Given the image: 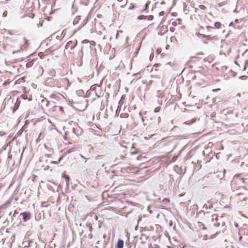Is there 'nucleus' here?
<instances>
[{
  "label": "nucleus",
  "instance_id": "nucleus-1",
  "mask_svg": "<svg viewBox=\"0 0 248 248\" xmlns=\"http://www.w3.org/2000/svg\"><path fill=\"white\" fill-rule=\"evenodd\" d=\"M239 206H244L247 204V198L243 193H238L235 195L232 199Z\"/></svg>",
  "mask_w": 248,
  "mask_h": 248
},
{
  "label": "nucleus",
  "instance_id": "nucleus-2",
  "mask_svg": "<svg viewBox=\"0 0 248 248\" xmlns=\"http://www.w3.org/2000/svg\"><path fill=\"white\" fill-rule=\"evenodd\" d=\"M221 220L222 217L218 218L216 215H214L212 216L211 222L212 225L215 227H218L220 225H221L222 226H224L225 223L223 221L221 222Z\"/></svg>",
  "mask_w": 248,
  "mask_h": 248
},
{
  "label": "nucleus",
  "instance_id": "nucleus-3",
  "mask_svg": "<svg viewBox=\"0 0 248 248\" xmlns=\"http://www.w3.org/2000/svg\"><path fill=\"white\" fill-rule=\"evenodd\" d=\"M29 44L28 43V41L25 38H23L20 41V49L17 50V51H15L13 52V54H14L17 52H20L21 51H23L27 48L28 47Z\"/></svg>",
  "mask_w": 248,
  "mask_h": 248
},
{
  "label": "nucleus",
  "instance_id": "nucleus-4",
  "mask_svg": "<svg viewBox=\"0 0 248 248\" xmlns=\"http://www.w3.org/2000/svg\"><path fill=\"white\" fill-rule=\"evenodd\" d=\"M77 44V41H76L75 43H74L73 41H70L67 43V44L65 46V48H66V49H70L71 50V49H73L76 46Z\"/></svg>",
  "mask_w": 248,
  "mask_h": 248
},
{
  "label": "nucleus",
  "instance_id": "nucleus-5",
  "mask_svg": "<svg viewBox=\"0 0 248 248\" xmlns=\"http://www.w3.org/2000/svg\"><path fill=\"white\" fill-rule=\"evenodd\" d=\"M31 215L30 212H23L20 214V216H22L24 222H26L30 219Z\"/></svg>",
  "mask_w": 248,
  "mask_h": 248
},
{
  "label": "nucleus",
  "instance_id": "nucleus-6",
  "mask_svg": "<svg viewBox=\"0 0 248 248\" xmlns=\"http://www.w3.org/2000/svg\"><path fill=\"white\" fill-rule=\"evenodd\" d=\"M51 110L52 111H60L61 113H62V112L63 111V108L62 107H60V106H54L51 109Z\"/></svg>",
  "mask_w": 248,
  "mask_h": 248
},
{
  "label": "nucleus",
  "instance_id": "nucleus-7",
  "mask_svg": "<svg viewBox=\"0 0 248 248\" xmlns=\"http://www.w3.org/2000/svg\"><path fill=\"white\" fill-rule=\"evenodd\" d=\"M240 181H241V180L239 178L238 176H235L231 183L232 188H233V186L235 185V183H238Z\"/></svg>",
  "mask_w": 248,
  "mask_h": 248
},
{
  "label": "nucleus",
  "instance_id": "nucleus-8",
  "mask_svg": "<svg viewBox=\"0 0 248 248\" xmlns=\"http://www.w3.org/2000/svg\"><path fill=\"white\" fill-rule=\"evenodd\" d=\"M148 237L144 234H141L140 235V240H141L142 243H145V242L148 239Z\"/></svg>",
  "mask_w": 248,
  "mask_h": 248
},
{
  "label": "nucleus",
  "instance_id": "nucleus-9",
  "mask_svg": "<svg viewBox=\"0 0 248 248\" xmlns=\"http://www.w3.org/2000/svg\"><path fill=\"white\" fill-rule=\"evenodd\" d=\"M124 246V241L121 239H119L118 241L117 245V248H123Z\"/></svg>",
  "mask_w": 248,
  "mask_h": 248
},
{
  "label": "nucleus",
  "instance_id": "nucleus-10",
  "mask_svg": "<svg viewBox=\"0 0 248 248\" xmlns=\"http://www.w3.org/2000/svg\"><path fill=\"white\" fill-rule=\"evenodd\" d=\"M41 103L43 105H44L46 107L49 106V102L46 100V98L43 99L41 101Z\"/></svg>",
  "mask_w": 248,
  "mask_h": 248
},
{
  "label": "nucleus",
  "instance_id": "nucleus-11",
  "mask_svg": "<svg viewBox=\"0 0 248 248\" xmlns=\"http://www.w3.org/2000/svg\"><path fill=\"white\" fill-rule=\"evenodd\" d=\"M62 177L65 179V182L67 186H68L69 184V177L68 176L66 175L64 173L62 174Z\"/></svg>",
  "mask_w": 248,
  "mask_h": 248
},
{
  "label": "nucleus",
  "instance_id": "nucleus-12",
  "mask_svg": "<svg viewBox=\"0 0 248 248\" xmlns=\"http://www.w3.org/2000/svg\"><path fill=\"white\" fill-rule=\"evenodd\" d=\"M80 19V16H78L76 17L73 21V24L74 25H77Z\"/></svg>",
  "mask_w": 248,
  "mask_h": 248
},
{
  "label": "nucleus",
  "instance_id": "nucleus-13",
  "mask_svg": "<svg viewBox=\"0 0 248 248\" xmlns=\"http://www.w3.org/2000/svg\"><path fill=\"white\" fill-rule=\"evenodd\" d=\"M196 119L193 118L190 120H188L186 122V124H193V123H194L196 121Z\"/></svg>",
  "mask_w": 248,
  "mask_h": 248
},
{
  "label": "nucleus",
  "instance_id": "nucleus-14",
  "mask_svg": "<svg viewBox=\"0 0 248 248\" xmlns=\"http://www.w3.org/2000/svg\"><path fill=\"white\" fill-rule=\"evenodd\" d=\"M214 26L217 29H220L221 27V24L220 22H217L214 24Z\"/></svg>",
  "mask_w": 248,
  "mask_h": 248
},
{
  "label": "nucleus",
  "instance_id": "nucleus-15",
  "mask_svg": "<svg viewBox=\"0 0 248 248\" xmlns=\"http://www.w3.org/2000/svg\"><path fill=\"white\" fill-rule=\"evenodd\" d=\"M33 62H29L27 63L26 66L27 68L31 67L33 65Z\"/></svg>",
  "mask_w": 248,
  "mask_h": 248
},
{
  "label": "nucleus",
  "instance_id": "nucleus-16",
  "mask_svg": "<svg viewBox=\"0 0 248 248\" xmlns=\"http://www.w3.org/2000/svg\"><path fill=\"white\" fill-rule=\"evenodd\" d=\"M146 18V16H145L144 15H141V16H139L138 17V19L139 20H141V19H145Z\"/></svg>",
  "mask_w": 248,
  "mask_h": 248
},
{
  "label": "nucleus",
  "instance_id": "nucleus-17",
  "mask_svg": "<svg viewBox=\"0 0 248 248\" xmlns=\"http://www.w3.org/2000/svg\"><path fill=\"white\" fill-rule=\"evenodd\" d=\"M160 110V107H156L155 109H154V112L155 113H156V112H159Z\"/></svg>",
  "mask_w": 248,
  "mask_h": 248
},
{
  "label": "nucleus",
  "instance_id": "nucleus-18",
  "mask_svg": "<svg viewBox=\"0 0 248 248\" xmlns=\"http://www.w3.org/2000/svg\"><path fill=\"white\" fill-rule=\"evenodd\" d=\"M200 8L201 9L204 10V9H205V7L204 5H200Z\"/></svg>",
  "mask_w": 248,
  "mask_h": 248
},
{
  "label": "nucleus",
  "instance_id": "nucleus-19",
  "mask_svg": "<svg viewBox=\"0 0 248 248\" xmlns=\"http://www.w3.org/2000/svg\"><path fill=\"white\" fill-rule=\"evenodd\" d=\"M3 15L4 16H6V15H7V12L6 11H5L3 14Z\"/></svg>",
  "mask_w": 248,
  "mask_h": 248
},
{
  "label": "nucleus",
  "instance_id": "nucleus-20",
  "mask_svg": "<svg viewBox=\"0 0 248 248\" xmlns=\"http://www.w3.org/2000/svg\"><path fill=\"white\" fill-rule=\"evenodd\" d=\"M160 121H161V118H160V117H159L158 118V119H157L158 123H160Z\"/></svg>",
  "mask_w": 248,
  "mask_h": 248
},
{
  "label": "nucleus",
  "instance_id": "nucleus-21",
  "mask_svg": "<svg viewBox=\"0 0 248 248\" xmlns=\"http://www.w3.org/2000/svg\"><path fill=\"white\" fill-rule=\"evenodd\" d=\"M234 226H235V227L236 228H237V227H238V223H237L235 222V223H234Z\"/></svg>",
  "mask_w": 248,
  "mask_h": 248
},
{
  "label": "nucleus",
  "instance_id": "nucleus-22",
  "mask_svg": "<svg viewBox=\"0 0 248 248\" xmlns=\"http://www.w3.org/2000/svg\"><path fill=\"white\" fill-rule=\"evenodd\" d=\"M80 155V157H81L82 158H83V159H86V158L84 156H83L82 155Z\"/></svg>",
  "mask_w": 248,
  "mask_h": 248
},
{
  "label": "nucleus",
  "instance_id": "nucleus-23",
  "mask_svg": "<svg viewBox=\"0 0 248 248\" xmlns=\"http://www.w3.org/2000/svg\"><path fill=\"white\" fill-rule=\"evenodd\" d=\"M149 4V3H147L145 4V8H146V9L148 7Z\"/></svg>",
  "mask_w": 248,
  "mask_h": 248
},
{
  "label": "nucleus",
  "instance_id": "nucleus-24",
  "mask_svg": "<svg viewBox=\"0 0 248 248\" xmlns=\"http://www.w3.org/2000/svg\"><path fill=\"white\" fill-rule=\"evenodd\" d=\"M220 54H225V52H224L223 50L220 51Z\"/></svg>",
  "mask_w": 248,
  "mask_h": 248
},
{
  "label": "nucleus",
  "instance_id": "nucleus-25",
  "mask_svg": "<svg viewBox=\"0 0 248 248\" xmlns=\"http://www.w3.org/2000/svg\"><path fill=\"white\" fill-rule=\"evenodd\" d=\"M164 12H161L160 13V15H162L163 14Z\"/></svg>",
  "mask_w": 248,
  "mask_h": 248
},
{
  "label": "nucleus",
  "instance_id": "nucleus-26",
  "mask_svg": "<svg viewBox=\"0 0 248 248\" xmlns=\"http://www.w3.org/2000/svg\"><path fill=\"white\" fill-rule=\"evenodd\" d=\"M242 237L241 236H240V237H239V240H240L242 239Z\"/></svg>",
  "mask_w": 248,
  "mask_h": 248
},
{
  "label": "nucleus",
  "instance_id": "nucleus-27",
  "mask_svg": "<svg viewBox=\"0 0 248 248\" xmlns=\"http://www.w3.org/2000/svg\"><path fill=\"white\" fill-rule=\"evenodd\" d=\"M119 1H122V0H118Z\"/></svg>",
  "mask_w": 248,
  "mask_h": 248
},
{
  "label": "nucleus",
  "instance_id": "nucleus-28",
  "mask_svg": "<svg viewBox=\"0 0 248 248\" xmlns=\"http://www.w3.org/2000/svg\"><path fill=\"white\" fill-rule=\"evenodd\" d=\"M207 28H211V27H209V26H207Z\"/></svg>",
  "mask_w": 248,
  "mask_h": 248
},
{
  "label": "nucleus",
  "instance_id": "nucleus-29",
  "mask_svg": "<svg viewBox=\"0 0 248 248\" xmlns=\"http://www.w3.org/2000/svg\"><path fill=\"white\" fill-rule=\"evenodd\" d=\"M48 122H49V123H51V121H50L48 120Z\"/></svg>",
  "mask_w": 248,
  "mask_h": 248
}]
</instances>
